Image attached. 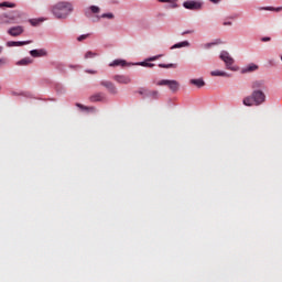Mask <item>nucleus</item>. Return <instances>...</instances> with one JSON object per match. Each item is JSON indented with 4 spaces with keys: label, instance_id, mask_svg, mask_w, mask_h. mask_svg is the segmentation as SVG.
Instances as JSON below:
<instances>
[{
    "label": "nucleus",
    "instance_id": "cd10ccee",
    "mask_svg": "<svg viewBox=\"0 0 282 282\" xmlns=\"http://www.w3.org/2000/svg\"><path fill=\"white\" fill-rule=\"evenodd\" d=\"M159 67L162 69H175L177 68V64H160Z\"/></svg>",
    "mask_w": 282,
    "mask_h": 282
},
{
    "label": "nucleus",
    "instance_id": "b1692460",
    "mask_svg": "<svg viewBox=\"0 0 282 282\" xmlns=\"http://www.w3.org/2000/svg\"><path fill=\"white\" fill-rule=\"evenodd\" d=\"M263 85H265V83H263L262 80H254L251 84V88L252 90H260Z\"/></svg>",
    "mask_w": 282,
    "mask_h": 282
},
{
    "label": "nucleus",
    "instance_id": "412c9836",
    "mask_svg": "<svg viewBox=\"0 0 282 282\" xmlns=\"http://www.w3.org/2000/svg\"><path fill=\"white\" fill-rule=\"evenodd\" d=\"M30 64H33V59L30 57H25L23 59H20L15 63L17 66H28Z\"/></svg>",
    "mask_w": 282,
    "mask_h": 282
},
{
    "label": "nucleus",
    "instance_id": "393cba45",
    "mask_svg": "<svg viewBox=\"0 0 282 282\" xmlns=\"http://www.w3.org/2000/svg\"><path fill=\"white\" fill-rule=\"evenodd\" d=\"M133 66H140V67H147V68H152L154 67V64L149 63V62H139V63H133Z\"/></svg>",
    "mask_w": 282,
    "mask_h": 282
},
{
    "label": "nucleus",
    "instance_id": "2eb2a0df",
    "mask_svg": "<svg viewBox=\"0 0 282 282\" xmlns=\"http://www.w3.org/2000/svg\"><path fill=\"white\" fill-rule=\"evenodd\" d=\"M105 100V94L97 93L89 97V102H102Z\"/></svg>",
    "mask_w": 282,
    "mask_h": 282
},
{
    "label": "nucleus",
    "instance_id": "c756f323",
    "mask_svg": "<svg viewBox=\"0 0 282 282\" xmlns=\"http://www.w3.org/2000/svg\"><path fill=\"white\" fill-rule=\"evenodd\" d=\"M95 57H97V53H95V52H93V51H87V52L85 53V59H93V58H95Z\"/></svg>",
    "mask_w": 282,
    "mask_h": 282
},
{
    "label": "nucleus",
    "instance_id": "1a4fd4ad",
    "mask_svg": "<svg viewBox=\"0 0 282 282\" xmlns=\"http://www.w3.org/2000/svg\"><path fill=\"white\" fill-rule=\"evenodd\" d=\"M133 63H128L123 59H115L108 64V67H131Z\"/></svg>",
    "mask_w": 282,
    "mask_h": 282
},
{
    "label": "nucleus",
    "instance_id": "dca6fc26",
    "mask_svg": "<svg viewBox=\"0 0 282 282\" xmlns=\"http://www.w3.org/2000/svg\"><path fill=\"white\" fill-rule=\"evenodd\" d=\"M139 94L144 95L147 98H152L154 100L160 98V93L156 90H151V91H147V93L139 91Z\"/></svg>",
    "mask_w": 282,
    "mask_h": 282
},
{
    "label": "nucleus",
    "instance_id": "aec40b11",
    "mask_svg": "<svg viewBox=\"0 0 282 282\" xmlns=\"http://www.w3.org/2000/svg\"><path fill=\"white\" fill-rule=\"evenodd\" d=\"M156 2L169 3L170 6L167 8H170V9H176L177 8V0H156Z\"/></svg>",
    "mask_w": 282,
    "mask_h": 282
},
{
    "label": "nucleus",
    "instance_id": "7ed1b4c3",
    "mask_svg": "<svg viewBox=\"0 0 282 282\" xmlns=\"http://www.w3.org/2000/svg\"><path fill=\"white\" fill-rule=\"evenodd\" d=\"M22 19V12L19 10H12L8 13L0 14V25H15L20 24Z\"/></svg>",
    "mask_w": 282,
    "mask_h": 282
},
{
    "label": "nucleus",
    "instance_id": "79ce46f5",
    "mask_svg": "<svg viewBox=\"0 0 282 282\" xmlns=\"http://www.w3.org/2000/svg\"><path fill=\"white\" fill-rule=\"evenodd\" d=\"M61 66V64H57V67H59Z\"/></svg>",
    "mask_w": 282,
    "mask_h": 282
},
{
    "label": "nucleus",
    "instance_id": "5701e85b",
    "mask_svg": "<svg viewBox=\"0 0 282 282\" xmlns=\"http://www.w3.org/2000/svg\"><path fill=\"white\" fill-rule=\"evenodd\" d=\"M257 70V65L254 64H250L245 66V68H242V74H250Z\"/></svg>",
    "mask_w": 282,
    "mask_h": 282
},
{
    "label": "nucleus",
    "instance_id": "ea45409f",
    "mask_svg": "<svg viewBox=\"0 0 282 282\" xmlns=\"http://www.w3.org/2000/svg\"><path fill=\"white\" fill-rule=\"evenodd\" d=\"M224 26H231V22L227 21L223 23Z\"/></svg>",
    "mask_w": 282,
    "mask_h": 282
},
{
    "label": "nucleus",
    "instance_id": "20e7f679",
    "mask_svg": "<svg viewBox=\"0 0 282 282\" xmlns=\"http://www.w3.org/2000/svg\"><path fill=\"white\" fill-rule=\"evenodd\" d=\"M218 59H221V62H224V65L225 67H227V69L231 72H237V68L231 66L234 65V58L231 57V55H229V52L221 51V53L218 54Z\"/></svg>",
    "mask_w": 282,
    "mask_h": 282
},
{
    "label": "nucleus",
    "instance_id": "a19ab883",
    "mask_svg": "<svg viewBox=\"0 0 282 282\" xmlns=\"http://www.w3.org/2000/svg\"><path fill=\"white\" fill-rule=\"evenodd\" d=\"M3 47L0 45V55H2Z\"/></svg>",
    "mask_w": 282,
    "mask_h": 282
},
{
    "label": "nucleus",
    "instance_id": "a211bd4d",
    "mask_svg": "<svg viewBox=\"0 0 282 282\" xmlns=\"http://www.w3.org/2000/svg\"><path fill=\"white\" fill-rule=\"evenodd\" d=\"M258 10H260V11H268V12H281L282 11V7H278V8H274V7H260V8H258Z\"/></svg>",
    "mask_w": 282,
    "mask_h": 282
},
{
    "label": "nucleus",
    "instance_id": "bb28decb",
    "mask_svg": "<svg viewBox=\"0 0 282 282\" xmlns=\"http://www.w3.org/2000/svg\"><path fill=\"white\" fill-rule=\"evenodd\" d=\"M77 108L82 109V111L95 112V107H87V106H82V104H77Z\"/></svg>",
    "mask_w": 282,
    "mask_h": 282
},
{
    "label": "nucleus",
    "instance_id": "58836bf2",
    "mask_svg": "<svg viewBox=\"0 0 282 282\" xmlns=\"http://www.w3.org/2000/svg\"><path fill=\"white\" fill-rule=\"evenodd\" d=\"M85 73H87V74H91V75H95V74H97V72L96 70H85Z\"/></svg>",
    "mask_w": 282,
    "mask_h": 282
},
{
    "label": "nucleus",
    "instance_id": "f03ea898",
    "mask_svg": "<svg viewBox=\"0 0 282 282\" xmlns=\"http://www.w3.org/2000/svg\"><path fill=\"white\" fill-rule=\"evenodd\" d=\"M262 104H265V93L262 90H252L250 96L242 99L245 107H260Z\"/></svg>",
    "mask_w": 282,
    "mask_h": 282
},
{
    "label": "nucleus",
    "instance_id": "72a5a7b5",
    "mask_svg": "<svg viewBox=\"0 0 282 282\" xmlns=\"http://www.w3.org/2000/svg\"><path fill=\"white\" fill-rule=\"evenodd\" d=\"M87 37H89V34L79 35V36L77 37V42H83V41L87 40Z\"/></svg>",
    "mask_w": 282,
    "mask_h": 282
},
{
    "label": "nucleus",
    "instance_id": "9b49d317",
    "mask_svg": "<svg viewBox=\"0 0 282 282\" xmlns=\"http://www.w3.org/2000/svg\"><path fill=\"white\" fill-rule=\"evenodd\" d=\"M100 86L105 87L106 89H108V93H110V95H116L118 94V90L116 88V85H113L111 82L109 80H102L100 82Z\"/></svg>",
    "mask_w": 282,
    "mask_h": 282
},
{
    "label": "nucleus",
    "instance_id": "c9c22d12",
    "mask_svg": "<svg viewBox=\"0 0 282 282\" xmlns=\"http://www.w3.org/2000/svg\"><path fill=\"white\" fill-rule=\"evenodd\" d=\"M260 42H262V43L270 42V36L260 37Z\"/></svg>",
    "mask_w": 282,
    "mask_h": 282
},
{
    "label": "nucleus",
    "instance_id": "4468645a",
    "mask_svg": "<svg viewBox=\"0 0 282 282\" xmlns=\"http://www.w3.org/2000/svg\"><path fill=\"white\" fill-rule=\"evenodd\" d=\"M29 54H31V57H33V58L44 57V56L48 55V53L45 52V50H43V48L33 50V51L29 52Z\"/></svg>",
    "mask_w": 282,
    "mask_h": 282
},
{
    "label": "nucleus",
    "instance_id": "ddd939ff",
    "mask_svg": "<svg viewBox=\"0 0 282 282\" xmlns=\"http://www.w3.org/2000/svg\"><path fill=\"white\" fill-rule=\"evenodd\" d=\"M95 18L97 19V21H100V20L112 21V20H116V14H112V12H106V13L96 15Z\"/></svg>",
    "mask_w": 282,
    "mask_h": 282
},
{
    "label": "nucleus",
    "instance_id": "a878e982",
    "mask_svg": "<svg viewBox=\"0 0 282 282\" xmlns=\"http://www.w3.org/2000/svg\"><path fill=\"white\" fill-rule=\"evenodd\" d=\"M28 23H31V25L33 26H37V25H41V23H43V19L42 18L31 19V20H28Z\"/></svg>",
    "mask_w": 282,
    "mask_h": 282
},
{
    "label": "nucleus",
    "instance_id": "f257e3e1",
    "mask_svg": "<svg viewBox=\"0 0 282 282\" xmlns=\"http://www.w3.org/2000/svg\"><path fill=\"white\" fill-rule=\"evenodd\" d=\"M50 12L56 20H66L74 12V6L69 1H58L51 6Z\"/></svg>",
    "mask_w": 282,
    "mask_h": 282
},
{
    "label": "nucleus",
    "instance_id": "e433bc0d",
    "mask_svg": "<svg viewBox=\"0 0 282 282\" xmlns=\"http://www.w3.org/2000/svg\"><path fill=\"white\" fill-rule=\"evenodd\" d=\"M208 2H212V4L217 6L218 3H221V0H208Z\"/></svg>",
    "mask_w": 282,
    "mask_h": 282
},
{
    "label": "nucleus",
    "instance_id": "37998d69",
    "mask_svg": "<svg viewBox=\"0 0 282 282\" xmlns=\"http://www.w3.org/2000/svg\"><path fill=\"white\" fill-rule=\"evenodd\" d=\"M281 63H282V55H281Z\"/></svg>",
    "mask_w": 282,
    "mask_h": 282
},
{
    "label": "nucleus",
    "instance_id": "423d86ee",
    "mask_svg": "<svg viewBox=\"0 0 282 282\" xmlns=\"http://www.w3.org/2000/svg\"><path fill=\"white\" fill-rule=\"evenodd\" d=\"M183 8L189 11H200L203 9V1L187 0L183 2Z\"/></svg>",
    "mask_w": 282,
    "mask_h": 282
},
{
    "label": "nucleus",
    "instance_id": "6e6552de",
    "mask_svg": "<svg viewBox=\"0 0 282 282\" xmlns=\"http://www.w3.org/2000/svg\"><path fill=\"white\" fill-rule=\"evenodd\" d=\"M100 14V7L97 6H89L85 8V18L90 19L93 15Z\"/></svg>",
    "mask_w": 282,
    "mask_h": 282
},
{
    "label": "nucleus",
    "instance_id": "f704fd0d",
    "mask_svg": "<svg viewBox=\"0 0 282 282\" xmlns=\"http://www.w3.org/2000/svg\"><path fill=\"white\" fill-rule=\"evenodd\" d=\"M7 65V57L0 58V68L4 67Z\"/></svg>",
    "mask_w": 282,
    "mask_h": 282
},
{
    "label": "nucleus",
    "instance_id": "f3484780",
    "mask_svg": "<svg viewBox=\"0 0 282 282\" xmlns=\"http://www.w3.org/2000/svg\"><path fill=\"white\" fill-rule=\"evenodd\" d=\"M184 47H191V42L183 41L180 43H175L174 45H172L170 47V50H180V48H184Z\"/></svg>",
    "mask_w": 282,
    "mask_h": 282
},
{
    "label": "nucleus",
    "instance_id": "9d476101",
    "mask_svg": "<svg viewBox=\"0 0 282 282\" xmlns=\"http://www.w3.org/2000/svg\"><path fill=\"white\" fill-rule=\"evenodd\" d=\"M112 80H115L116 83L121 84V85L131 84V77H128L126 75H115V76H112Z\"/></svg>",
    "mask_w": 282,
    "mask_h": 282
},
{
    "label": "nucleus",
    "instance_id": "2f4dec72",
    "mask_svg": "<svg viewBox=\"0 0 282 282\" xmlns=\"http://www.w3.org/2000/svg\"><path fill=\"white\" fill-rule=\"evenodd\" d=\"M216 45V43L212 42V43H205L202 45L203 50H210L212 47H214Z\"/></svg>",
    "mask_w": 282,
    "mask_h": 282
},
{
    "label": "nucleus",
    "instance_id": "c85d7f7f",
    "mask_svg": "<svg viewBox=\"0 0 282 282\" xmlns=\"http://www.w3.org/2000/svg\"><path fill=\"white\" fill-rule=\"evenodd\" d=\"M0 8L14 9V8H17V4H14L13 2H0Z\"/></svg>",
    "mask_w": 282,
    "mask_h": 282
},
{
    "label": "nucleus",
    "instance_id": "39448f33",
    "mask_svg": "<svg viewBox=\"0 0 282 282\" xmlns=\"http://www.w3.org/2000/svg\"><path fill=\"white\" fill-rule=\"evenodd\" d=\"M156 86H167L172 93H177V90H180V83L175 79H162L156 82Z\"/></svg>",
    "mask_w": 282,
    "mask_h": 282
},
{
    "label": "nucleus",
    "instance_id": "f8f14e48",
    "mask_svg": "<svg viewBox=\"0 0 282 282\" xmlns=\"http://www.w3.org/2000/svg\"><path fill=\"white\" fill-rule=\"evenodd\" d=\"M32 43H33V41H20V42L10 41V42L4 43V46H7V47H22V46H25V45H29V44H32Z\"/></svg>",
    "mask_w": 282,
    "mask_h": 282
},
{
    "label": "nucleus",
    "instance_id": "4be33fe9",
    "mask_svg": "<svg viewBox=\"0 0 282 282\" xmlns=\"http://www.w3.org/2000/svg\"><path fill=\"white\" fill-rule=\"evenodd\" d=\"M191 85L202 88L203 86H206V82H203V78L191 79Z\"/></svg>",
    "mask_w": 282,
    "mask_h": 282
},
{
    "label": "nucleus",
    "instance_id": "6ab92c4d",
    "mask_svg": "<svg viewBox=\"0 0 282 282\" xmlns=\"http://www.w3.org/2000/svg\"><path fill=\"white\" fill-rule=\"evenodd\" d=\"M212 76L214 77H231V75L229 73H226L224 70H212Z\"/></svg>",
    "mask_w": 282,
    "mask_h": 282
},
{
    "label": "nucleus",
    "instance_id": "7c9ffc66",
    "mask_svg": "<svg viewBox=\"0 0 282 282\" xmlns=\"http://www.w3.org/2000/svg\"><path fill=\"white\" fill-rule=\"evenodd\" d=\"M160 58H162V54H160V55H154V56H152V57H148L145 63L155 62V61H158V59H160Z\"/></svg>",
    "mask_w": 282,
    "mask_h": 282
},
{
    "label": "nucleus",
    "instance_id": "4c0bfd02",
    "mask_svg": "<svg viewBox=\"0 0 282 282\" xmlns=\"http://www.w3.org/2000/svg\"><path fill=\"white\" fill-rule=\"evenodd\" d=\"M193 34V30L183 31L182 35Z\"/></svg>",
    "mask_w": 282,
    "mask_h": 282
},
{
    "label": "nucleus",
    "instance_id": "0eeeda50",
    "mask_svg": "<svg viewBox=\"0 0 282 282\" xmlns=\"http://www.w3.org/2000/svg\"><path fill=\"white\" fill-rule=\"evenodd\" d=\"M22 33H25V28L22 25L10 26V29H7V35L12 37H19Z\"/></svg>",
    "mask_w": 282,
    "mask_h": 282
},
{
    "label": "nucleus",
    "instance_id": "473e14b6",
    "mask_svg": "<svg viewBox=\"0 0 282 282\" xmlns=\"http://www.w3.org/2000/svg\"><path fill=\"white\" fill-rule=\"evenodd\" d=\"M56 93L63 95L66 93V89L64 88V86L56 85Z\"/></svg>",
    "mask_w": 282,
    "mask_h": 282
}]
</instances>
